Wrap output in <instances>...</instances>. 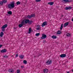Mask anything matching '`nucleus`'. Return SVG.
<instances>
[{
	"mask_svg": "<svg viewBox=\"0 0 73 73\" xmlns=\"http://www.w3.org/2000/svg\"><path fill=\"white\" fill-rule=\"evenodd\" d=\"M15 7V3H14V2H12L10 4H9L8 6V8L9 9L13 8Z\"/></svg>",
	"mask_w": 73,
	"mask_h": 73,
	"instance_id": "f257e3e1",
	"label": "nucleus"
},
{
	"mask_svg": "<svg viewBox=\"0 0 73 73\" xmlns=\"http://www.w3.org/2000/svg\"><path fill=\"white\" fill-rule=\"evenodd\" d=\"M33 22L32 21H29V20L28 19H25L22 21L21 23L22 24H24L25 23V24L28 23L29 24H31V23H32Z\"/></svg>",
	"mask_w": 73,
	"mask_h": 73,
	"instance_id": "f03ea898",
	"label": "nucleus"
},
{
	"mask_svg": "<svg viewBox=\"0 0 73 73\" xmlns=\"http://www.w3.org/2000/svg\"><path fill=\"white\" fill-rule=\"evenodd\" d=\"M7 2V0H3L0 2V4L1 5H3V3H6Z\"/></svg>",
	"mask_w": 73,
	"mask_h": 73,
	"instance_id": "7ed1b4c3",
	"label": "nucleus"
},
{
	"mask_svg": "<svg viewBox=\"0 0 73 73\" xmlns=\"http://www.w3.org/2000/svg\"><path fill=\"white\" fill-rule=\"evenodd\" d=\"M52 62V61L50 60H48V61L46 62V63L47 65H49L51 64Z\"/></svg>",
	"mask_w": 73,
	"mask_h": 73,
	"instance_id": "20e7f679",
	"label": "nucleus"
},
{
	"mask_svg": "<svg viewBox=\"0 0 73 73\" xmlns=\"http://www.w3.org/2000/svg\"><path fill=\"white\" fill-rule=\"evenodd\" d=\"M46 38V35L44 34H43L42 36L41 37V39H45Z\"/></svg>",
	"mask_w": 73,
	"mask_h": 73,
	"instance_id": "39448f33",
	"label": "nucleus"
},
{
	"mask_svg": "<svg viewBox=\"0 0 73 73\" xmlns=\"http://www.w3.org/2000/svg\"><path fill=\"white\" fill-rule=\"evenodd\" d=\"M47 24V23L46 22H44L42 24V27H44Z\"/></svg>",
	"mask_w": 73,
	"mask_h": 73,
	"instance_id": "423d86ee",
	"label": "nucleus"
},
{
	"mask_svg": "<svg viewBox=\"0 0 73 73\" xmlns=\"http://www.w3.org/2000/svg\"><path fill=\"white\" fill-rule=\"evenodd\" d=\"M60 57H61V58H63L64 57H66V54H62L60 55Z\"/></svg>",
	"mask_w": 73,
	"mask_h": 73,
	"instance_id": "0eeeda50",
	"label": "nucleus"
},
{
	"mask_svg": "<svg viewBox=\"0 0 73 73\" xmlns=\"http://www.w3.org/2000/svg\"><path fill=\"white\" fill-rule=\"evenodd\" d=\"M68 24H69V23L67 22V23H65L64 25V27H66V26H68Z\"/></svg>",
	"mask_w": 73,
	"mask_h": 73,
	"instance_id": "6e6552de",
	"label": "nucleus"
},
{
	"mask_svg": "<svg viewBox=\"0 0 73 73\" xmlns=\"http://www.w3.org/2000/svg\"><path fill=\"white\" fill-rule=\"evenodd\" d=\"M31 32H32V29L31 28H30L29 30L28 33H31Z\"/></svg>",
	"mask_w": 73,
	"mask_h": 73,
	"instance_id": "1a4fd4ad",
	"label": "nucleus"
},
{
	"mask_svg": "<svg viewBox=\"0 0 73 73\" xmlns=\"http://www.w3.org/2000/svg\"><path fill=\"white\" fill-rule=\"evenodd\" d=\"M7 26H8V25H5L2 27V28H5V29L6 28H7Z\"/></svg>",
	"mask_w": 73,
	"mask_h": 73,
	"instance_id": "9d476101",
	"label": "nucleus"
},
{
	"mask_svg": "<svg viewBox=\"0 0 73 73\" xmlns=\"http://www.w3.org/2000/svg\"><path fill=\"white\" fill-rule=\"evenodd\" d=\"M24 57V55H21L19 56V58L22 59Z\"/></svg>",
	"mask_w": 73,
	"mask_h": 73,
	"instance_id": "9b49d317",
	"label": "nucleus"
},
{
	"mask_svg": "<svg viewBox=\"0 0 73 73\" xmlns=\"http://www.w3.org/2000/svg\"><path fill=\"white\" fill-rule=\"evenodd\" d=\"M7 52V50L5 49L2 50H1V52L2 53H5V52Z\"/></svg>",
	"mask_w": 73,
	"mask_h": 73,
	"instance_id": "f8f14e48",
	"label": "nucleus"
},
{
	"mask_svg": "<svg viewBox=\"0 0 73 73\" xmlns=\"http://www.w3.org/2000/svg\"><path fill=\"white\" fill-rule=\"evenodd\" d=\"M52 38H53V39H55V38H57V36L55 35H53L52 36Z\"/></svg>",
	"mask_w": 73,
	"mask_h": 73,
	"instance_id": "ddd939ff",
	"label": "nucleus"
},
{
	"mask_svg": "<svg viewBox=\"0 0 73 73\" xmlns=\"http://www.w3.org/2000/svg\"><path fill=\"white\" fill-rule=\"evenodd\" d=\"M44 72L45 73H47V72H48V70L47 69H45L44 70Z\"/></svg>",
	"mask_w": 73,
	"mask_h": 73,
	"instance_id": "4468645a",
	"label": "nucleus"
},
{
	"mask_svg": "<svg viewBox=\"0 0 73 73\" xmlns=\"http://www.w3.org/2000/svg\"><path fill=\"white\" fill-rule=\"evenodd\" d=\"M3 35H4V33H3V32H1L0 34V37H2L3 36Z\"/></svg>",
	"mask_w": 73,
	"mask_h": 73,
	"instance_id": "2eb2a0df",
	"label": "nucleus"
},
{
	"mask_svg": "<svg viewBox=\"0 0 73 73\" xmlns=\"http://www.w3.org/2000/svg\"><path fill=\"white\" fill-rule=\"evenodd\" d=\"M48 4H49L50 5H53L54 3L53 2H50L48 3Z\"/></svg>",
	"mask_w": 73,
	"mask_h": 73,
	"instance_id": "dca6fc26",
	"label": "nucleus"
},
{
	"mask_svg": "<svg viewBox=\"0 0 73 73\" xmlns=\"http://www.w3.org/2000/svg\"><path fill=\"white\" fill-rule=\"evenodd\" d=\"M7 13L9 15H12V12L11 11H9L7 12Z\"/></svg>",
	"mask_w": 73,
	"mask_h": 73,
	"instance_id": "f3484780",
	"label": "nucleus"
},
{
	"mask_svg": "<svg viewBox=\"0 0 73 73\" xmlns=\"http://www.w3.org/2000/svg\"><path fill=\"white\" fill-rule=\"evenodd\" d=\"M66 9L68 10V9H72V7H66Z\"/></svg>",
	"mask_w": 73,
	"mask_h": 73,
	"instance_id": "a211bd4d",
	"label": "nucleus"
},
{
	"mask_svg": "<svg viewBox=\"0 0 73 73\" xmlns=\"http://www.w3.org/2000/svg\"><path fill=\"white\" fill-rule=\"evenodd\" d=\"M62 26H63V24H62L61 25V26L60 28V30H61L62 29V28H63V27Z\"/></svg>",
	"mask_w": 73,
	"mask_h": 73,
	"instance_id": "6ab92c4d",
	"label": "nucleus"
},
{
	"mask_svg": "<svg viewBox=\"0 0 73 73\" xmlns=\"http://www.w3.org/2000/svg\"><path fill=\"white\" fill-rule=\"evenodd\" d=\"M23 24L19 25V28H21V27H22L23 26Z\"/></svg>",
	"mask_w": 73,
	"mask_h": 73,
	"instance_id": "aec40b11",
	"label": "nucleus"
},
{
	"mask_svg": "<svg viewBox=\"0 0 73 73\" xmlns=\"http://www.w3.org/2000/svg\"><path fill=\"white\" fill-rule=\"evenodd\" d=\"M61 31H58L57 32V34H61Z\"/></svg>",
	"mask_w": 73,
	"mask_h": 73,
	"instance_id": "412c9836",
	"label": "nucleus"
},
{
	"mask_svg": "<svg viewBox=\"0 0 73 73\" xmlns=\"http://www.w3.org/2000/svg\"><path fill=\"white\" fill-rule=\"evenodd\" d=\"M23 63L25 64H27V61L25 60L23 61Z\"/></svg>",
	"mask_w": 73,
	"mask_h": 73,
	"instance_id": "4be33fe9",
	"label": "nucleus"
},
{
	"mask_svg": "<svg viewBox=\"0 0 73 73\" xmlns=\"http://www.w3.org/2000/svg\"><path fill=\"white\" fill-rule=\"evenodd\" d=\"M37 27H38L36 28L37 30H39L40 29V25H38Z\"/></svg>",
	"mask_w": 73,
	"mask_h": 73,
	"instance_id": "5701e85b",
	"label": "nucleus"
},
{
	"mask_svg": "<svg viewBox=\"0 0 73 73\" xmlns=\"http://www.w3.org/2000/svg\"><path fill=\"white\" fill-rule=\"evenodd\" d=\"M64 2H69V0H63Z\"/></svg>",
	"mask_w": 73,
	"mask_h": 73,
	"instance_id": "b1692460",
	"label": "nucleus"
},
{
	"mask_svg": "<svg viewBox=\"0 0 73 73\" xmlns=\"http://www.w3.org/2000/svg\"><path fill=\"white\" fill-rule=\"evenodd\" d=\"M17 73H20V70H17Z\"/></svg>",
	"mask_w": 73,
	"mask_h": 73,
	"instance_id": "393cba45",
	"label": "nucleus"
},
{
	"mask_svg": "<svg viewBox=\"0 0 73 73\" xmlns=\"http://www.w3.org/2000/svg\"><path fill=\"white\" fill-rule=\"evenodd\" d=\"M9 71V72H13L14 71L13 70L11 69H10Z\"/></svg>",
	"mask_w": 73,
	"mask_h": 73,
	"instance_id": "a878e982",
	"label": "nucleus"
},
{
	"mask_svg": "<svg viewBox=\"0 0 73 73\" xmlns=\"http://www.w3.org/2000/svg\"><path fill=\"white\" fill-rule=\"evenodd\" d=\"M31 17H33L35 16V14H33L31 15Z\"/></svg>",
	"mask_w": 73,
	"mask_h": 73,
	"instance_id": "bb28decb",
	"label": "nucleus"
},
{
	"mask_svg": "<svg viewBox=\"0 0 73 73\" xmlns=\"http://www.w3.org/2000/svg\"><path fill=\"white\" fill-rule=\"evenodd\" d=\"M40 35V33H37L36 34V36H39Z\"/></svg>",
	"mask_w": 73,
	"mask_h": 73,
	"instance_id": "cd10ccee",
	"label": "nucleus"
},
{
	"mask_svg": "<svg viewBox=\"0 0 73 73\" xmlns=\"http://www.w3.org/2000/svg\"><path fill=\"white\" fill-rule=\"evenodd\" d=\"M20 4V1H18L17 3V5H19Z\"/></svg>",
	"mask_w": 73,
	"mask_h": 73,
	"instance_id": "c85d7f7f",
	"label": "nucleus"
},
{
	"mask_svg": "<svg viewBox=\"0 0 73 73\" xmlns=\"http://www.w3.org/2000/svg\"><path fill=\"white\" fill-rule=\"evenodd\" d=\"M31 17H31V16L28 15L27 16V18H29V19H30V18H31Z\"/></svg>",
	"mask_w": 73,
	"mask_h": 73,
	"instance_id": "c756f323",
	"label": "nucleus"
},
{
	"mask_svg": "<svg viewBox=\"0 0 73 73\" xmlns=\"http://www.w3.org/2000/svg\"><path fill=\"white\" fill-rule=\"evenodd\" d=\"M67 36H70V34L69 33H68L67 34Z\"/></svg>",
	"mask_w": 73,
	"mask_h": 73,
	"instance_id": "7c9ffc66",
	"label": "nucleus"
},
{
	"mask_svg": "<svg viewBox=\"0 0 73 73\" xmlns=\"http://www.w3.org/2000/svg\"><path fill=\"white\" fill-rule=\"evenodd\" d=\"M2 31H5V29L4 28H2Z\"/></svg>",
	"mask_w": 73,
	"mask_h": 73,
	"instance_id": "2f4dec72",
	"label": "nucleus"
},
{
	"mask_svg": "<svg viewBox=\"0 0 73 73\" xmlns=\"http://www.w3.org/2000/svg\"><path fill=\"white\" fill-rule=\"evenodd\" d=\"M4 57L6 58H7V57H8V56H7V55H5V56H4Z\"/></svg>",
	"mask_w": 73,
	"mask_h": 73,
	"instance_id": "473e14b6",
	"label": "nucleus"
},
{
	"mask_svg": "<svg viewBox=\"0 0 73 73\" xmlns=\"http://www.w3.org/2000/svg\"><path fill=\"white\" fill-rule=\"evenodd\" d=\"M41 1V0H36V2H40Z\"/></svg>",
	"mask_w": 73,
	"mask_h": 73,
	"instance_id": "72a5a7b5",
	"label": "nucleus"
},
{
	"mask_svg": "<svg viewBox=\"0 0 73 73\" xmlns=\"http://www.w3.org/2000/svg\"><path fill=\"white\" fill-rule=\"evenodd\" d=\"M2 46L3 45H0V48H1Z\"/></svg>",
	"mask_w": 73,
	"mask_h": 73,
	"instance_id": "f704fd0d",
	"label": "nucleus"
},
{
	"mask_svg": "<svg viewBox=\"0 0 73 73\" xmlns=\"http://www.w3.org/2000/svg\"><path fill=\"white\" fill-rule=\"evenodd\" d=\"M18 54H16V55L15 57H18Z\"/></svg>",
	"mask_w": 73,
	"mask_h": 73,
	"instance_id": "c9c22d12",
	"label": "nucleus"
},
{
	"mask_svg": "<svg viewBox=\"0 0 73 73\" xmlns=\"http://www.w3.org/2000/svg\"><path fill=\"white\" fill-rule=\"evenodd\" d=\"M72 21H73V18H72Z\"/></svg>",
	"mask_w": 73,
	"mask_h": 73,
	"instance_id": "e433bc0d",
	"label": "nucleus"
},
{
	"mask_svg": "<svg viewBox=\"0 0 73 73\" xmlns=\"http://www.w3.org/2000/svg\"><path fill=\"white\" fill-rule=\"evenodd\" d=\"M67 73H69V72H68Z\"/></svg>",
	"mask_w": 73,
	"mask_h": 73,
	"instance_id": "4c0bfd02",
	"label": "nucleus"
},
{
	"mask_svg": "<svg viewBox=\"0 0 73 73\" xmlns=\"http://www.w3.org/2000/svg\"><path fill=\"white\" fill-rule=\"evenodd\" d=\"M72 72H73V69L72 70Z\"/></svg>",
	"mask_w": 73,
	"mask_h": 73,
	"instance_id": "58836bf2",
	"label": "nucleus"
}]
</instances>
